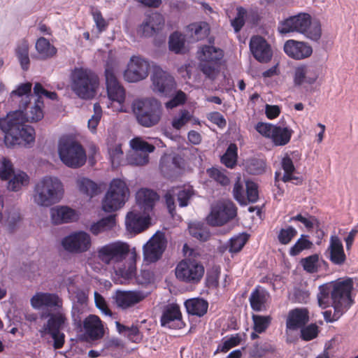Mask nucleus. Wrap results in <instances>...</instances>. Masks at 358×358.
Here are the masks:
<instances>
[{
    "instance_id": "1",
    "label": "nucleus",
    "mask_w": 358,
    "mask_h": 358,
    "mask_svg": "<svg viewBox=\"0 0 358 358\" xmlns=\"http://www.w3.org/2000/svg\"><path fill=\"white\" fill-rule=\"evenodd\" d=\"M30 100H25L20 109L9 112L0 118V129L5 134L4 143L8 148L15 145L31 147L35 141V130L25 122H37L44 117L43 100H35L29 107Z\"/></svg>"
},
{
    "instance_id": "2",
    "label": "nucleus",
    "mask_w": 358,
    "mask_h": 358,
    "mask_svg": "<svg viewBox=\"0 0 358 358\" xmlns=\"http://www.w3.org/2000/svg\"><path fill=\"white\" fill-rule=\"evenodd\" d=\"M30 302L34 309L46 307L57 310L56 313L42 314V318L48 317V319L38 331L42 338L46 335H50L52 337L55 349L62 348L65 342V335L61 332V330L67 323L66 314L61 310L63 300L57 294L37 292L31 298Z\"/></svg>"
},
{
    "instance_id": "3",
    "label": "nucleus",
    "mask_w": 358,
    "mask_h": 358,
    "mask_svg": "<svg viewBox=\"0 0 358 358\" xmlns=\"http://www.w3.org/2000/svg\"><path fill=\"white\" fill-rule=\"evenodd\" d=\"M353 285L350 278H339L320 285L317 294L319 306L322 308L336 306L347 312L354 303L352 298Z\"/></svg>"
},
{
    "instance_id": "4",
    "label": "nucleus",
    "mask_w": 358,
    "mask_h": 358,
    "mask_svg": "<svg viewBox=\"0 0 358 358\" xmlns=\"http://www.w3.org/2000/svg\"><path fill=\"white\" fill-rule=\"evenodd\" d=\"M278 29L283 34L291 32L300 33L313 41H318L322 36L320 22H312L311 16L306 13H300L280 22Z\"/></svg>"
},
{
    "instance_id": "5",
    "label": "nucleus",
    "mask_w": 358,
    "mask_h": 358,
    "mask_svg": "<svg viewBox=\"0 0 358 358\" xmlns=\"http://www.w3.org/2000/svg\"><path fill=\"white\" fill-rule=\"evenodd\" d=\"M71 87L80 99L89 100L94 98L99 85V78L92 69L75 67L71 73Z\"/></svg>"
},
{
    "instance_id": "6",
    "label": "nucleus",
    "mask_w": 358,
    "mask_h": 358,
    "mask_svg": "<svg viewBox=\"0 0 358 358\" xmlns=\"http://www.w3.org/2000/svg\"><path fill=\"white\" fill-rule=\"evenodd\" d=\"M63 193V185L57 178L45 176L36 184L33 199L37 205L49 207L58 203Z\"/></svg>"
},
{
    "instance_id": "7",
    "label": "nucleus",
    "mask_w": 358,
    "mask_h": 358,
    "mask_svg": "<svg viewBox=\"0 0 358 358\" xmlns=\"http://www.w3.org/2000/svg\"><path fill=\"white\" fill-rule=\"evenodd\" d=\"M132 110L137 122L148 128L157 125L162 115V104L154 98L136 100Z\"/></svg>"
},
{
    "instance_id": "8",
    "label": "nucleus",
    "mask_w": 358,
    "mask_h": 358,
    "mask_svg": "<svg viewBox=\"0 0 358 358\" xmlns=\"http://www.w3.org/2000/svg\"><path fill=\"white\" fill-rule=\"evenodd\" d=\"M58 154L61 161L68 167L78 169L87 160L83 145L70 136H62L58 143Z\"/></svg>"
},
{
    "instance_id": "9",
    "label": "nucleus",
    "mask_w": 358,
    "mask_h": 358,
    "mask_svg": "<svg viewBox=\"0 0 358 358\" xmlns=\"http://www.w3.org/2000/svg\"><path fill=\"white\" fill-rule=\"evenodd\" d=\"M224 57V51L213 45H204L198 51L199 69L208 78L214 80Z\"/></svg>"
},
{
    "instance_id": "10",
    "label": "nucleus",
    "mask_w": 358,
    "mask_h": 358,
    "mask_svg": "<svg viewBox=\"0 0 358 358\" xmlns=\"http://www.w3.org/2000/svg\"><path fill=\"white\" fill-rule=\"evenodd\" d=\"M129 194L126 182L119 178L113 179L103 202L102 208L105 212L110 213L121 208Z\"/></svg>"
},
{
    "instance_id": "11",
    "label": "nucleus",
    "mask_w": 358,
    "mask_h": 358,
    "mask_svg": "<svg viewBox=\"0 0 358 358\" xmlns=\"http://www.w3.org/2000/svg\"><path fill=\"white\" fill-rule=\"evenodd\" d=\"M129 251L128 243L117 241L99 247L96 256L103 264L110 265L123 262L127 257Z\"/></svg>"
},
{
    "instance_id": "12",
    "label": "nucleus",
    "mask_w": 358,
    "mask_h": 358,
    "mask_svg": "<svg viewBox=\"0 0 358 358\" xmlns=\"http://www.w3.org/2000/svg\"><path fill=\"white\" fill-rule=\"evenodd\" d=\"M205 272L203 265L193 258H185L176 266L175 274L176 278L181 282L189 284H198L202 279Z\"/></svg>"
},
{
    "instance_id": "13",
    "label": "nucleus",
    "mask_w": 358,
    "mask_h": 358,
    "mask_svg": "<svg viewBox=\"0 0 358 358\" xmlns=\"http://www.w3.org/2000/svg\"><path fill=\"white\" fill-rule=\"evenodd\" d=\"M237 208L230 200L218 201L211 208L208 222L212 226H222L234 219Z\"/></svg>"
},
{
    "instance_id": "14",
    "label": "nucleus",
    "mask_w": 358,
    "mask_h": 358,
    "mask_svg": "<svg viewBox=\"0 0 358 358\" xmlns=\"http://www.w3.org/2000/svg\"><path fill=\"white\" fill-rule=\"evenodd\" d=\"M62 245L69 253L81 254L90 249L92 238L84 231H74L62 238Z\"/></svg>"
},
{
    "instance_id": "15",
    "label": "nucleus",
    "mask_w": 358,
    "mask_h": 358,
    "mask_svg": "<svg viewBox=\"0 0 358 358\" xmlns=\"http://www.w3.org/2000/svg\"><path fill=\"white\" fill-rule=\"evenodd\" d=\"M115 71L114 65L107 62L105 69L107 93L111 101L122 103L125 100V90L117 80Z\"/></svg>"
},
{
    "instance_id": "16",
    "label": "nucleus",
    "mask_w": 358,
    "mask_h": 358,
    "mask_svg": "<svg viewBox=\"0 0 358 358\" xmlns=\"http://www.w3.org/2000/svg\"><path fill=\"white\" fill-rule=\"evenodd\" d=\"M153 91L162 95L170 96L176 90L174 78L160 67L154 68L152 75Z\"/></svg>"
},
{
    "instance_id": "17",
    "label": "nucleus",
    "mask_w": 358,
    "mask_h": 358,
    "mask_svg": "<svg viewBox=\"0 0 358 358\" xmlns=\"http://www.w3.org/2000/svg\"><path fill=\"white\" fill-rule=\"evenodd\" d=\"M150 64L141 57L132 56L124 71V78L129 83L145 79L149 74Z\"/></svg>"
},
{
    "instance_id": "18",
    "label": "nucleus",
    "mask_w": 358,
    "mask_h": 358,
    "mask_svg": "<svg viewBox=\"0 0 358 358\" xmlns=\"http://www.w3.org/2000/svg\"><path fill=\"white\" fill-rule=\"evenodd\" d=\"M147 295L141 290L115 291L113 299L116 306L121 310H127L143 301Z\"/></svg>"
},
{
    "instance_id": "19",
    "label": "nucleus",
    "mask_w": 358,
    "mask_h": 358,
    "mask_svg": "<svg viewBox=\"0 0 358 358\" xmlns=\"http://www.w3.org/2000/svg\"><path fill=\"white\" fill-rule=\"evenodd\" d=\"M166 247V241L163 234L154 235L143 247L144 259L155 262L162 257Z\"/></svg>"
},
{
    "instance_id": "20",
    "label": "nucleus",
    "mask_w": 358,
    "mask_h": 358,
    "mask_svg": "<svg viewBox=\"0 0 358 358\" xmlns=\"http://www.w3.org/2000/svg\"><path fill=\"white\" fill-rule=\"evenodd\" d=\"M160 324L162 327L169 329H182L185 324L182 320L180 307L176 304L166 306L160 317Z\"/></svg>"
},
{
    "instance_id": "21",
    "label": "nucleus",
    "mask_w": 358,
    "mask_h": 358,
    "mask_svg": "<svg viewBox=\"0 0 358 358\" xmlns=\"http://www.w3.org/2000/svg\"><path fill=\"white\" fill-rule=\"evenodd\" d=\"M131 146L135 151L131 155V162L138 166H143L148 163V153L152 152L155 147L141 139V138H134L131 141Z\"/></svg>"
},
{
    "instance_id": "22",
    "label": "nucleus",
    "mask_w": 358,
    "mask_h": 358,
    "mask_svg": "<svg viewBox=\"0 0 358 358\" xmlns=\"http://www.w3.org/2000/svg\"><path fill=\"white\" fill-rule=\"evenodd\" d=\"M250 50L255 59L261 63H268L273 57L271 45L260 36H254L251 38Z\"/></svg>"
},
{
    "instance_id": "23",
    "label": "nucleus",
    "mask_w": 358,
    "mask_h": 358,
    "mask_svg": "<svg viewBox=\"0 0 358 358\" xmlns=\"http://www.w3.org/2000/svg\"><path fill=\"white\" fill-rule=\"evenodd\" d=\"M84 331L83 336L86 341H95L103 338L104 329L102 321L95 315H90L82 322Z\"/></svg>"
},
{
    "instance_id": "24",
    "label": "nucleus",
    "mask_w": 358,
    "mask_h": 358,
    "mask_svg": "<svg viewBox=\"0 0 358 358\" xmlns=\"http://www.w3.org/2000/svg\"><path fill=\"white\" fill-rule=\"evenodd\" d=\"M320 73V68L313 64H301L296 67L294 74L295 85L301 86L304 83L314 84Z\"/></svg>"
},
{
    "instance_id": "25",
    "label": "nucleus",
    "mask_w": 358,
    "mask_h": 358,
    "mask_svg": "<svg viewBox=\"0 0 358 358\" xmlns=\"http://www.w3.org/2000/svg\"><path fill=\"white\" fill-rule=\"evenodd\" d=\"M165 23L164 16L155 12L147 15L138 28V33L145 37H150L161 31Z\"/></svg>"
},
{
    "instance_id": "26",
    "label": "nucleus",
    "mask_w": 358,
    "mask_h": 358,
    "mask_svg": "<svg viewBox=\"0 0 358 358\" xmlns=\"http://www.w3.org/2000/svg\"><path fill=\"white\" fill-rule=\"evenodd\" d=\"M283 49L289 57L296 60L308 58L313 54V48L309 44L293 39L287 41L284 44Z\"/></svg>"
},
{
    "instance_id": "27",
    "label": "nucleus",
    "mask_w": 358,
    "mask_h": 358,
    "mask_svg": "<svg viewBox=\"0 0 358 358\" xmlns=\"http://www.w3.org/2000/svg\"><path fill=\"white\" fill-rule=\"evenodd\" d=\"M149 214H143L136 210L129 212L126 216L125 224L129 232L138 234L146 229L150 223Z\"/></svg>"
},
{
    "instance_id": "28",
    "label": "nucleus",
    "mask_w": 358,
    "mask_h": 358,
    "mask_svg": "<svg viewBox=\"0 0 358 358\" xmlns=\"http://www.w3.org/2000/svg\"><path fill=\"white\" fill-rule=\"evenodd\" d=\"M309 322V312L307 308H296L289 311L286 320V328L292 331L298 330Z\"/></svg>"
},
{
    "instance_id": "29",
    "label": "nucleus",
    "mask_w": 358,
    "mask_h": 358,
    "mask_svg": "<svg viewBox=\"0 0 358 358\" xmlns=\"http://www.w3.org/2000/svg\"><path fill=\"white\" fill-rule=\"evenodd\" d=\"M136 199V203L143 211V213L150 214L155 205V202L159 200V196L153 190L142 188L137 192Z\"/></svg>"
},
{
    "instance_id": "30",
    "label": "nucleus",
    "mask_w": 358,
    "mask_h": 358,
    "mask_svg": "<svg viewBox=\"0 0 358 358\" xmlns=\"http://www.w3.org/2000/svg\"><path fill=\"white\" fill-rule=\"evenodd\" d=\"M281 167L284 171V174L281 177V173L276 171L275 173V180H282L284 182H291L294 185H299L303 183L301 177L295 176L294 173L296 171L292 159L289 156H285L282 159Z\"/></svg>"
},
{
    "instance_id": "31",
    "label": "nucleus",
    "mask_w": 358,
    "mask_h": 358,
    "mask_svg": "<svg viewBox=\"0 0 358 358\" xmlns=\"http://www.w3.org/2000/svg\"><path fill=\"white\" fill-rule=\"evenodd\" d=\"M329 252V259L334 265L342 266L346 262L347 257L344 251L343 245L337 236L330 237Z\"/></svg>"
},
{
    "instance_id": "32",
    "label": "nucleus",
    "mask_w": 358,
    "mask_h": 358,
    "mask_svg": "<svg viewBox=\"0 0 358 358\" xmlns=\"http://www.w3.org/2000/svg\"><path fill=\"white\" fill-rule=\"evenodd\" d=\"M270 299V294L264 287L258 285L251 292L249 302L252 310L262 312L266 310L267 303Z\"/></svg>"
},
{
    "instance_id": "33",
    "label": "nucleus",
    "mask_w": 358,
    "mask_h": 358,
    "mask_svg": "<svg viewBox=\"0 0 358 358\" xmlns=\"http://www.w3.org/2000/svg\"><path fill=\"white\" fill-rule=\"evenodd\" d=\"M185 31L189 41L194 43L207 38L210 34V29L207 22L200 21L187 25Z\"/></svg>"
},
{
    "instance_id": "34",
    "label": "nucleus",
    "mask_w": 358,
    "mask_h": 358,
    "mask_svg": "<svg viewBox=\"0 0 358 358\" xmlns=\"http://www.w3.org/2000/svg\"><path fill=\"white\" fill-rule=\"evenodd\" d=\"M51 219L55 224L68 223L76 220V214L74 210L61 206L51 210Z\"/></svg>"
},
{
    "instance_id": "35",
    "label": "nucleus",
    "mask_w": 358,
    "mask_h": 358,
    "mask_svg": "<svg viewBox=\"0 0 358 358\" xmlns=\"http://www.w3.org/2000/svg\"><path fill=\"white\" fill-rule=\"evenodd\" d=\"M185 306L189 315L202 317L208 311V303L201 298H192L185 301Z\"/></svg>"
},
{
    "instance_id": "36",
    "label": "nucleus",
    "mask_w": 358,
    "mask_h": 358,
    "mask_svg": "<svg viewBox=\"0 0 358 358\" xmlns=\"http://www.w3.org/2000/svg\"><path fill=\"white\" fill-rule=\"evenodd\" d=\"M183 159L177 155L173 156L170 162L162 160L160 162V169L166 177L169 178L178 173V171L183 168Z\"/></svg>"
},
{
    "instance_id": "37",
    "label": "nucleus",
    "mask_w": 358,
    "mask_h": 358,
    "mask_svg": "<svg viewBox=\"0 0 358 358\" xmlns=\"http://www.w3.org/2000/svg\"><path fill=\"white\" fill-rule=\"evenodd\" d=\"M292 134V129L275 125L273 130L271 141L276 146L285 145L290 141Z\"/></svg>"
},
{
    "instance_id": "38",
    "label": "nucleus",
    "mask_w": 358,
    "mask_h": 358,
    "mask_svg": "<svg viewBox=\"0 0 358 358\" xmlns=\"http://www.w3.org/2000/svg\"><path fill=\"white\" fill-rule=\"evenodd\" d=\"M35 46L37 52L43 59L51 58L57 52V48L51 45L50 41L44 37L38 38Z\"/></svg>"
},
{
    "instance_id": "39",
    "label": "nucleus",
    "mask_w": 358,
    "mask_h": 358,
    "mask_svg": "<svg viewBox=\"0 0 358 358\" xmlns=\"http://www.w3.org/2000/svg\"><path fill=\"white\" fill-rule=\"evenodd\" d=\"M116 224V215H110L107 217H105L98 222L93 223L90 230L94 235H98L100 233L103 231L110 230L115 227Z\"/></svg>"
},
{
    "instance_id": "40",
    "label": "nucleus",
    "mask_w": 358,
    "mask_h": 358,
    "mask_svg": "<svg viewBox=\"0 0 358 358\" xmlns=\"http://www.w3.org/2000/svg\"><path fill=\"white\" fill-rule=\"evenodd\" d=\"M79 190L86 195L93 197L101 192L100 186L87 178H80L77 180Z\"/></svg>"
},
{
    "instance_id": "41",
    "label": "nucleus",
    "mask_w": 358,
    "mask_h": 358,
    "mask_svg": "<svg viewBox=\"0 0 358 358\" xmlns=\"http://www.w3.org/2000/svg\"><path fill=\"white\" fill-rule=\"evenodd\" d=\"M16 56L24 71H27L29 67L30 60L29 57V43L27 40L20 41L15 48Z\"/></svg>"
},
{
    "instance_id": "42",
    "label": "nucleus",
    "mask_w": 358,
    "mask_h": 358,
    "mask_svg": "<svg viewBox=\"0 0 358 358\" xmlns=\"http://www.w3.org/2000/svg\"><path fill=\"white\" fill-rule=\"evenodd\" d=\"M13 178L8 183V189L12 192H18L23 187L29 185L30 178L29 176L24 171H19L13 174Z\"/></svg>"
},
{
    "instance_id": "43",
    "label": "nucleus",
    "mask_w": 358,
    "mask_h": 358,
    "mask_svg": "<svg viewBox=\"0 0 358 358\" xmlns=\"http://www.w3.org/2000/svg\"><path fill=\"white\" fill-rule=\"evenodd\" d=\"M252 320L253 322V330L258 334H263L270 327L272 317L271 315L252 314Z\"/></svg>"
},
{
    "instance_id": "44",
    "label": "nucleus",
    "mask_w": 358,
    "mask_h": 358,
    "mask_svg": "<svg viewBox=\"0 0 358 358\" xmlns=\"http://www.w3.org/2000/svg\"><path fill=\"white\" fill-rule=\"evenodd\" d=\"M313 245V243L309 240L308 236L302 234L296 243L290 248L289 254L292 257L297 256L302 251L311 249Z\"/></svg>"
},
{
    "instance_id": "45",
    "label": "nucleus",
    "mask_w": 358,
    "mask_h": 358,
    "mask_svg": "<svg viewBox=\"0 0 358 358\" xmlns=\"http://www.w3.org/2000/svg\"><path fill=\"white\" fill-rule=\"evenodd\" d=\"M238 148L235 143H231L225 153L221 157V162L227 168L233 169L237 163Z\"/></svg>"
},
{
    "instance_id": "46",
    "label": "nucleus",
    "mask_w": 358,
    "mask_h": 358,
    "mask_svg": "<svg viewBox=\"0 0 358 358\" xmlns=\"http://www.w3.org/2000/svg\"><path fill=\"white\" fill-rule=\"evenodd\" d=\"M226 173V170L216 167L209 168L206 170L208 177L222 186H227L230 183V179Z\"/></svg>"
},
{
    "instance_id": "47",
    "label": "nucleus",
    "mask_w": 358,
    "mask_h": 358,
    "mask_svg": "<svg viewBox=\"0 0 358 358\" xmlns=\"http://www.w3.org/2000/svg\"><path fill=\"white\" fill-rule=\"evenodd\" d=\"M185 36L178 31H175L169 36V50L176 54L180 53L185 46Z\"/></svg>"
},
{
    "instance_id": "48",
    "label": "nucleus",
    "mask_w": 358,
    "mask_h": 358,
    "mask_svg": "<svg viewBox=\"0 0 358 358\" xmlns=\"http://www.w3.org/2000/svg\"><path fill=\"white\" fill-rule=\"evenodd\" d=\"M303 270L308 273H315L319 269V255L313 254L305 258H302L300 261Z\"/></svg>"
},
{
    "instance_id": "49",
    "label": "nucleus",
    "mask_w": 358,
    "mask_h": 358,
    "mask_svg": "<svg viewBox=\"0 0 358 358\" xmlns=\"http://www.w3.org/2000/svg\"><path fill=\"white\" fill-rule=\"evenodd\" d=\"M248 241V236L246 234H241L232 237L227 245V248L230 253L239 252Z\"/></svg>"
},
{
    "instance_id": "50",
    "label": "nucleus",
    "mask_w": 358,
    "mask_h": 358,
    "mask_svg": "<svg viewBox=\"0 0 358 358\" xmlns=\"http://www.w3.org/2000/svg\"><path fill=\"white\" fill-rule=\"evenodd\" d=\"M192 115L187 110H180L177 115L173 117L171 121L172 127L180 130L192 120Z\"/></svg>"
},
{
    "instance_id": "51",
    "label": "nucleus",
    "mask_w": 358,
    "mask_h": 358,
    "mask_svg": "<svg viewBox=\"0 0 358 358\" xmlns=\"http://www.w3.org/2000/svg\"><path fill=\"white\" fill-rule=\"evenodd\" d=\"M236 16L231 20V25L235 33H238L245 25L247 10L243 7L238 6L236 8Z\"/></svg>"
},
{
    "instance_id": "52",
    "label": "nucleus",
    "mask_w": 358,
    "mask_h": 358,
    "mask_svg": "<svg viewBox=\"0 0 358 358\" xmlns=\"http://www.w3.org/2000/svg\"><path fill=\"white\" fill-rule=\"evenodd\" d=\"M245 206L249 203H256L259 199L258 185L252 181L245 182Z\"/></svg>"
},
{
    "instance_id": "53",
    "label": "nucleus",
    "mask_w": 358,
    "mask_h": 358,
    "mask_svg": "<svg viewBox=\"0 0 358 358\" xmlns=\"http://www.w3.org/2000/svg\"><path fill=\"white\" fill-rule=\"evenodd\" d=\"M297 235L296 229L292 226L282 228L278 234V240L282 245L289 244Z\"/></svg>"
},
{
    "instance_id": "54",
    "label": "nucleus",
    "mask_w": 358,
    "mask_h": 358,
    "mask_svg": "<svg viewBox=\"0 0 358 358\" xmlns=\"http://www.w3.org/2000/svg\"><path fill=\"white\" fill-rule=\"evenodd\" d=\"M189 231L192 236L201 241H206L210 238V232L199 225H191Z\"/></svg>"
},
{
    "instance_id": "55",
    "label": "nucleus",
    "mask_w": 358,
    "mask_h": 358,
    "mask_svg": "<svg viewBox=\"0 0 358 358\" xmlns=\"http://www.w3.org/2000/svg\"><path fill=\"white\" fill-rule=\"evenodd\" d=\"M301 338L302 340L309 341L318 335V327L315 324H310L301 328Z\"/></svg>"
},
{
    "instance_id": "56",
    "label": "nucleus",
    "mask_w": 358,
    "mask_h": 358,
    "mask_svg": "<svg viewBox=\"0 0 358 358\" xmlns=\"http://www.w3.org/2000/svg\"><path fill=\"white\" fill-rule=\"evenodd\" d=\"M94 115L88 121V127L92 131H95L102 116V108L99 103L93 106Z\"/></svg>"
},
{
    "instance_id": "57",
    "label": "nucleus",
    "mask_w": 358,
    "mask_h": 358,
    "mask_svg": "<svg viewBox=\"0 0 358 358\" xmlns=\"http://www.w3.org/2000/svg\"><path fill=\"white\" fill-rule=\"evenodd\" d=\"M14 173L13 165L10 160L3 157L0 168V179L7 180Z\"/></svg>"
},
{
    "instance_id": "58",
    "label": "nucleus",
    "mask_w": 358,
    "mask_h": 358,
    "mask_svg": "<svg viewBox=\"0 0 358 358\" xmlns=\"http://www.w3.org/2000/svg\"><path fill=\"white\" fill-rule=\"evenodd\" d=\"M241 338L238 334L232 336L227 340L224 341L222 345H220L217 347V349L215 353H217V352H227L231 348L238 345L241 343Z\"/></svg>"
},
{
    "instance_id": "59",
    "label": "nucleus",
    "mask_w": 358,
    "mask_h": 358,
    "mask_svg": "<svg viewBox=\"0 0 358 358\" xmlns=\"http://www.w3.org/2000/svg\"><path fill=\"white\" fill-rule=\"evenodd\" d=\"M91 13L99 32L101 33L106 31L108 26V23L103 17L101 11L97 9H93Z\"/></svg>"
},
{
    "instance_id": "60",
    "label": "nucleus",
    "mask_w": 358,
    "mask_h": 358,
    "mask_svg": "<svg viewBox=\"0 0 358 358\" xmlns=\"http://www.w3.org/2000/svg\"><path fill=\"white\" fill-rule=\"evenodd\" d=\"M32 85L31 83H25L20 85L15 90L11 92V96H17L22 97L25 96L26 100H29V95L31 94Z\"/></svg>"
},
{
    "instance_id": "61",
    "label": "nucleus",
    "mask_w": 358,
    "mask_h": 358,
    "mask_svg": "<svg viewBox=\"0 0 358 358\" xmlns=\"http://www.w3.org/2000/svg\"><path fill=\"white\" fill-rule=\"evenodd\" d=\"M275 126L270 123L258 122L255 126V129L263 136L271 139Z\"/></svg>"
},
{
    "instance_id": "62",
    "label": "nucleus",
    "mask_w": 358,
    "mask_h": 358,
    "mask_svg": "<svg viewBox=\"0 0 358 358\" xmlns=\"http://www.w3.org/2000/svg\"><path fill=\"white\" fill-rule=\"evenodd\" d=\"M245 190L243 188V185L241 183L239 180L236 182L234 185L233 189V195L234 199L239 203L241 206H245Z\"/></svg>"
},
{
    "instance_id": "63",
    "label": "nucleus",
    "mask_w": 358,
    "mask_h": 358,
    "mask_svg": "<svg viewBox=\"0 0 358 358\" xmlns=\"http://www.w3.org/2000/svg\"><path fill=\"white\" fill-rule=\"evenodd\" d=\"M310 297V292L308 290L300 288H295L293 292L292 301L295 303H306Z\"/></svg>"
},
{
    "instance_id": "64",
    "label": "nucleus",
    "mask_w": 358,
    "mask_h": 358,
    "mask_svg": "<svg viewBox=\"0 0 358 358\" xmlns=\"http://www.w3.org/2000/svg\"><path fill=\"white\" fill-rule=\"evenodd\" d=\"M332 307L334 308L333 313L331 310H326L323 313L324 319L327 322H334L337 321L345 313H346L336 306Z\"/></svg>"
}]
</instances>
